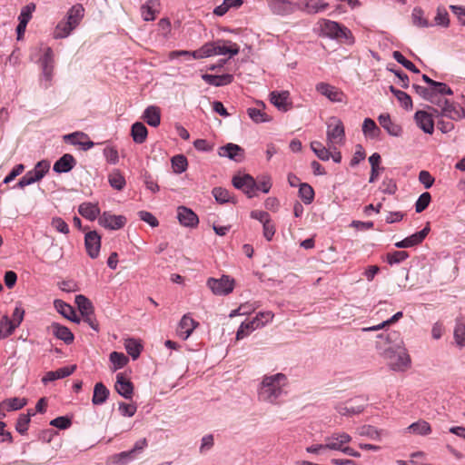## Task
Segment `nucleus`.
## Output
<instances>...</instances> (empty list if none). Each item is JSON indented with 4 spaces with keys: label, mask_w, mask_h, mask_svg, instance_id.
I'll return each instance as SVG.
<instances>
[{
    "label": "nucleus",
    "mask_w": 465,
    "mask_h": 465,
    "mask_svg": "<svg viewBox=\"0 0 465 465\" xmlns=\"http://www.w3.org/2000/svg\"><path fill=\"white\" fill-rule=\"evenodd\" d=\"M263 325H264V322L259 319V315H256V317L254 319H252V321L247 322H242L240 325V327L236 332V339L242 340L245 336L250 334L252 331L256 330L259 327H262Z\"/></svg>",
    "instance_id": "nucleus-28"
},
{
    "label": "nucleus",
    "mask_w": 465,
    "mask_h": 465,
    "mask_svg": "<svg viewBox=\"0 0 465 465\" xmlns=\"http://www.w3.org/2000/svg\"><path fill=\"white\" fill-rule=\"evenodd\" d=\"M76 369V365L65 366L56 371H50L45 373L42 378V382L47 384L50 381H54L59 379H63L70 376Z\"/></svg>",
    "instance_id": "nucleus-25"
},
{
    "label": "nucleus",
    "mask_w": 465,
    "mask_h": 465,
    "mask_svg": "<svg viewBox=\"0 0 465 465\" xmlns=\"http://www.w3.org/2000/svg\"><path fill=\"white\" fill-rule=\"evenodd\" d=\"M242 5V0H223V4L216 6L213 10V14L218 16L225 15L230 8H238Z\"/></svg>",
    "instance_id": "nucleus-43"
},
{
    "label": "nucleus",
    "mask_w": 465,
    "mask_h": 465,
    "mask_svg": "<svg viewBox=\"0 0 465 465\" xmlns=\"http://www.w3.org/2000/svg\"><path fill=\"white\" fill-rule=\"evenodd\" d=\"M43 75L46 82H51L54 71V53L51 47H46L44 54L39 60Z\"/></svg>",
    "instance_id": "nucleus-16"
},
{
    "label": "nucleus",
    "mask_w": 465,
    "mask_h": 465,
    "mask_svg": "<svg viewBox=\"0 0 465 465\" xmlns=\"http://www.w3.org/2000/svg\"><path fill=\"white\" fill-rule=\"evenodd\" d=\"M271 103L282 112H287L292 108V103L290 101V93L288 91H272L270 94Z\"/></svg>",
    "instance_id": "nucleus-12"
},
{
    "label": "nucleus",
    "mask_w": 465,
    "mask_h": 465,
    "mask_svg": "<svg viewBox=\"0 0 465 465\" xmlns=\"http://www.w3.org/2000/svg\"><path fill=\"white\" fill-rule=\"evenodd\" d=\"M215 47V55H225L229 54L230 57H232L239 54L240 47L237 44L232 43L229 40H217L214 41Z\"/></svg>",
    "instance_id": "nucleus-21"
},
{
    "label": "nucleus",
    "mask_w": 465,
    "mask_h": 465,
    "mask_svg": "<svg viewBox=\"0 0 465 465\" xmlns=\"http://www.w3.org/2000/svg\"><path fill=\"white\" fill-rule=\"evenodd\" d=\"M48 330L52 331L56 339L63 341L65 344H71L74 340L73 332L67 327L58 322H53L48 327Z\"/></svg>",
    "instance_id": "nucleus-22"
},
{
    "label": "nucleus",
    "mask_w": 465,
    "mask_h": 465,
    "mask_svg": "<svg viewBox=\"0 0 465 465\" xmlns=\"http://www.w3.org/2000/svg\"><path fill=\"white\" fill-rule=\"evenodd\" d=\"M409 430L418 435H428L431 431L430 425L425 420H419L409 426Z\"/></svg>",
    "instance_id": "nucleus-51"
},
{
    "label": "nucleus",
    "mask_w": 465,
    "mask_h": 465,
    "mask_svg": "<svg viewBox=\"0 0 465 465\" xmlns=\"http://www.w3.org/2000/svg\"><path fill=\"white\" fill-rule=\"evenodd\" d=\"M327 144H342L345 141V129L343 123L336 116H331L327 123Z\"/></svg>",
    "instance_id": "nucleus-5"
},
{
    "label": "nucleus",
    "mask_w": 465,
    "mask_h": 465,
    "mask_svg": "<svg viewBox=\"0 0 465 465\" xmlns=\"http://www.w3.org/2000/svg\"><path fill=\"white\" fill-rule=\"evenodd\" d=\"M338 440V443L331 444L330 447V450H341L344 447L343 444L349 443L351 440V437L345 432L341 433H332L331 435V440Z\"/></svg>",
    "instance_id": "nucleus-47"
},
{
    "label": "nucleus",
    "mask_w": 465,
    "mask_h": 465,
    "mask_svg": "<svg viewBox=\"0 0 465 465\" xmlns=\"http://www.w3.org/2000/svg\"><path fill=\"white\" fill-rule=\"evenodd\" d=\"M198 324L199 323L188 314H184L179 322L177 331L183 340H186L192 334L193 330L198 326Z\"/></svg>",
    "instance_id": "nucleus-27"
},
{
    "label": "nucleus",
    "mask_w": 465,
    "mask_h": 465,
    "mask_svg": "<svg viewBox=\"0 0 465 465\" xmlns=\"http://www.w3.org/2000/svg\"><path fill=\"white\" fill-rule=\"evenodd\" d=\"M379 341L377 346L381 349L382 343L387 345L385 349L397 350L404 346L403 341L401 337V333L397 331H392L387 333H381L377 336Z\"/></svg>",
    "instance_id": "nucleus-8"
},
{
    "label": "nucleus",
    "mask_w": 465,
    "mask_h": 465,
    "mask_svg": "<svg viewBox=\"0 0 465 465\" xmlns=\"http://www.w3.org/2000/svg\"><path fill=\"white\" fill-rule=\"evenodd\" d=\"M439 115H444L453 121L465 118V109L454 102L444 101V106Z\"/></svg>",
    "instance_id": "nucleus-18"
},
{
    "label": "nucleus",
    "mask_w": 465,
    "mask_h": 465,
    "mask_svg": "<svg viewBox=\"0 0 465 465\" xmlns=\"http://www.w3.org/2000/svg\"><path fill=\"white\" fill-rule=\"evenodd\" d=\"M75 165V158L70 153H64L54 163L53 170L57 173H64L73 170Z\"/></svg>",
    "instance_id": "nucleus-23"
},
{
    "label": "nucleus",
    "mask_w": 465,
    "mask_h": 465,
    "mask_svg": "<svg viewBox=\"0 0 465 465\" xmlns=\"http://www.w3.org/2000/svg\"><path fill=\"white\" fill-rule=\"evenodd\" d=\"M78 213L85 219L94 221L98 216L100 217L101 211L97 203L86 202L79 205Z\"/></svg>",
    "instance_id": "nucleus-30"
},
{
    "label": "nucleus",
    "mask_w": 465,
    "mask_h": 465,
    "mask_svg": "<svg viewBox=\"0 0 465 465\" xmlns=\"http://www.w3.org/2000/svg\"><path fill=\"white\" fill-rule=\"evenodd\" d=\"M99 224L109 230H119L123 228L127 220L124 215H114L110 212H104L99 217Z\"/></svg>",
    "instance_id": "nucleus-9"
},
{
    "label": "nucleus",
    "mask_w": 465,
    "mask_h": 465,
    "mask_svg": "<svg viewBox=\"0 0 465 465\" xmlns=\"http://www.w3.org/2000/svg\"><path fill=\"white\" fill-rule=\"evenodd\" d=\"M412 89L415 91V93L420 96L422 99L429 102V100H431L432 94H434L432 88L430 87H424L417 84H412Z\"/></svg>",
    "instance_id": "nucleus-60"
},
{
    "label": "nucleus",
    "mask_w": 465,
    "mask_h": 465,
    "mask_svg": "<svg viewBox=\"0 0 465 465\" xmlns=\"http://www.w3.org/2000/svg\"><path fill=\"white\" fill-rule=\"evenodd\" d=\"M27 403V401L26 399L25 398H11V399H6L3 401V405H5L6 406V409L8 411H18V410H21L24 406H25Z\"/></svg>",
    "instance_id": "nucleus-55"
},
{
    "label": "nucleus",
    "mask_w": 465,
    "mask_h": 465,
    "mask_svg": "<svg viewBox=\"0 0 465 465\" xmlns=\"http://www.w3.org/2000/svg\"><path fill=\"white\" fill-rule=\"evenodd\" d=\"M430 231V223H428L422 230L406 237L410 248L420 244L427 237Z\"/></svg>",
    "instance_id": "nucleus-40"
},
{
    "label": "nucleus",
    "mask_w": 465,
    "mask_h": 465,
    "mask_svg": "<svg viewBox=\"0 0 465 465\" xmlns=\"http://www.w3.org/2000/svg\"><path fill=\"white\" fill-rule=\"evenodd\" d=\"M362 132L366 137L377 139L381 134V130L376 123L371 118H365L362 124Z\"/></svg>",
    "instance_id": "nucleus-37"
},
{
    "label": "nucleus",
    "mask_w": 465,
    "mask_h": 465,
    "mask_svg": "<svg viewBox=\"0 0 465 465\" xmlns=\"http://www.w3.org/2000/svg\"><path fill=\"white\" fill-rule=\"evenodd\" d=\"M382 355L392 371H404L411 366V357L404 346L397 350L383 349Z\"/></svg>",
    "instance_id": "nucleus-3"
},
{
    "label": "nucleus",
    "mask_w": 465,
    "mask_h": 465,
    "mask_svg": "<svg viewBox=\"0 0 465 465\" xmlns=\"http://www.w3.org/2000/svg\"><path fill=\"white\" fill-rule=\"evenodd\" d=\"M35 415L32 411H28L27 414H20L15 424V430L18 433L24 435L27 430L31 420V416Z\"/></svg>",
    "instance_id": "nucleus-46"
},
{
    "label": "nucleus",
    "mask_w": 465,
    "mask_h": 465,
    "mask_svg": "<svg viewBox=\"0 0 465 465\" xmlns=\"http://www.w3.org/2000/svg\"><path fill=\"white\" fill-rule=\"evenodd\" d=\"M63 139L65 143H69L72 145L81 146L84 151H87L94 145L86 134L79 131L65 134Z\"/></svg>",
    "instance_id": "nucleus-14"
},
{
    "label": "nucleus",
    "mask_w": 465,
    "mask_h": 465,
    "mask_svg": "<svg viewBox=\"0 0 465 465\" xmlns=\"http://www.w3.org/2000/svg\"><path fill=\"white\" fill-rule=\"evenodd\" d=\"M177 219L185 227H196L199 223L197 214L190 208L179 206L177 209Z\"/></svg>",
    "instance_id": "nucleus-17"
},
{
    "label": "nucleus",
    "mask_w": 465,
    "mask_h": 465,
    "mask_svg": "<svg viewBox=\"0 0 465 465\" xmlns=\"http://www.w3.org/2000/svg\"><path fill=\"white\" fill-rule=\"evenodd\" d=\"M50 169V163L47 160L38 162L32 170L37 178L41 180Z\"/></svg>",
    "instance_id": "nucleus-62"
},
{
    "label": "nucleus",
    "mask_w": 465,
    "mask_h": 465,
    "mask_svg": "<svg viewBox=\"0 0 465 465\" xmlns=\"http://www.w3.org/2000/svg\"><path fill=\"white\" fill-rule=\"evenodd\" d=\"M402 316H403L402 312H398L393 316H391L390 319L382 322L381 323L371 326V327L363 328L362 331H374L381 330L384 327L389 326V325L398 322L401 318H402Z\"/></svg>",
    "instance_id": "nucleus-56"
},
{
    "label": "nucleus",
    "mask_w": 465,
    "mask_h": 465,
    "mask_svg": "<svg viewBox=\"0 0 465 465\" xmlns=\"http://www.w3.org/2000/svg\"><path fill=\"white\" fill-rule=\"evenodd\" d=\"M288 383L287 376L281 372L263 376L258 388L259 401L279 404L280 400L287 394L285 388Z\"/></svg>",
    "instance_id": "nucleus-1"
},
{
    "label": "nucleus",
    "mask_w": 465,
    "mask_h": 465,
    "mask_svg": "<svg viewBox=\"0 0 465 465\" xmlns=\"http://www.w3.org/2000/svg\"><path fill=\"white\" fill-rule=\"evenodd\" d=\"M124 347L127 353L134 359L136 360L143 350L142 344L134 338H129L125 340Z\"/></svg>",
    "instance_id": "nucleus-42"
},
{
    "label": "nucleus",
    "mask_w": 465,
    "mask_h": 465,
    "mask_svg": "<svg viewBox=\"0 0 465 465\" xmlns=\"http://www.w3.org/2000/svg\"><path fill=\"white\" fill-rule=\"evenodd\" d=\"M358 401H363L361 398H356L347 401L345 406H340L337 410L341 415H354L363 411L364 404L358 403Z\"/></svg>",
    "instance_id": "nucleus-29"
},
{
    "label": "nucleus",
    "mask_w": 465,
    "mask_h": 465,
    "mask_svg": "<svg viewBox=\"0 0 465 465\" xmlns=\"http://www.w3.org/2000/svg\"><path fill=\"white\" fill-rule=\"evenodd\" d=\"M408 257L409 253L405 251H394L387 253L386 262L390 265L398 264L405 261Z\"/></svg>",
    "instance_id": "nucleus-54"
},
{
    "label": "nucleus",
    "mask_w": 465,
    "mask_h": 465,
    "mask_svg": "<svg viewBox=\"0 0 465 465\" xmlns=\"http://www.w3.org/2000/svg\"><path fill=\"white\" fill-rule=\"evenodd\" d=\"M50 425L60 430H66L72 425V420L67 416H59L50 421Z\"/></svg>",
    "instance_id": "nucleus-63"
},
{
    "label": "nucleus",
    "mask_w": 465,
    "mask_h": 465,
    "mask_svg": "<svg viewBox=\"0 0 465 465\" xmlns=\"http://www.w3.org/2000/svg\"><path fill=\"white\" fill-rule=\"evenodd\" d=\"M434 22L436 25L442 26L444 28L450 26L449 14L444 6L440 5L437 7Z\"/></svg>",
    "instance_id": "nucleus-50"
},
{
    "label": "nucleus",
    "mask_w": 465,
    "mask_h": 465,
    "mask_svg": "<svg viewBox=\"0 0 465 465\" xmlns=\"http://www.w3.org/2000/svg\"><path fill=\"white\" fill-rule=\"evenodd\" d=\"M431 201V195L430 193L425 192L421 193L415 203V211L420 213L426 210Z\"/></svg>",
    "instance_id": "nucleus-59"
},
{
    "label": "nucleus",
    "mask_w": 465,
    "mask_h": 465,
    "mask_svg": "<svg viewBox=\"0 0 465 465\" xmlns=\"http://www.w3.org/2000/svg\"><path fill=\"white\" fill-rule=\"evenodd\" d=\"M109 359L114 365L113 371H116L124 367L129 361V359L126 355L118 351L111 352Z\"/></svg>",
    "instance_id": "nucleus-49"
},
{
    "label": "nucleus",
    "mask_w": 465,
    "mask_h": 465,
    "mask_svg": "<svg viewBox=\"0 0 465 465\" xmlns=\"http://www.w3.org/2000/svg\"><path fill=\"white\" fill-rule=\"evenodd\" d=\"M232 183L236 189L242 191V193H245L248 198H252L256 195V181L249 173H244L243 175H234L232 179Z\"/></svg>",
    "instance_id": "nucleus-7"
},
{
    "label": "nucleus",
    "mask_w": 465,
    "mask_h": 465,
    "mask_svg": "<svg viewBox=\"0 0 465 465\" xmlns=\"http://www.w3.org/2000/svg\"><path fill=\"white\" fill-rule=\"evenodd\" d=\"M109 390L102 382H97L94 388L92 402L94 405H101L106 401L109 396Z\"/></svg>",
    "instance_id": "nucleus-34"
},
{
    "label": "nucleus",
    "mask_w": 465,
    "mask_h": 465,
    "mask_svg": "<svg viewBox=\"0 0 465 465\" xmlns=\"http://www.w3.org/2000/svg\"><path fill=\"white\" fill-rule=\"evenodd\" d=\"M320 26L324 35L333 39H344L349 43H352L351 32L339 23L322 19Z\"/></svg>",
    "instance_id": "nucleus-4"
},
{
    "label": "nucleus",
    "mask_w": 465,
    "mask_h": 465,
    "mask_svg": "<svg viewBox=\"0 0 465 465\" xmlns=\"http://www.w3.org/2000/svg\"><path fill=\"white\" fill-rule=\"evenodd\" d=\"M328 146L329 148H326L321 142L318 141H313L311 143V149L322 161H328L331 158L332 145L328 144Z\"/></svg>",
    "instance_id": "nucleus-35"
},
{
    "label": "nucleus",
    "mask_w": 465,
    "mask_h": 465,
    "mask_svg": "<svg viewBox=\"0 0 465 465\" xmlns=\"http://www.w3.org/2000/svg\"><path fill=\"white\" fill-rule=\"evenodd\" d=\"M148 131L145 125L141 122H136L132 125L131 135L135 143L141 144L145 142Z\"/></svg>",
    "instance_id": "nucleus-33"
},
{
    "label": "nucleus",
    "mask_w": 465,
    "mask_h": 465,
    "mask_svg": "<svg viewBox=\"0 0 465 465\" xmlns=\"http://www.w3.org/2000/svg\"><path fill=\"white\" fill-rule=\"evenodd\" d=\"M108 183L114 189L117 191H122L126 184L125 178L119 170H114L108 175Z\"/></svg>",
    "instance_id": "nucleus-41"
},
{
    "label": "nucleus",
    "mask_w": 465,
    "mask_h": 465,
    "mask_svg": "<svg viewBox=\"0 0 465 465\" xmlns=\"http://www.w3.org/2000/svg\"><path fill=\"white\" fill-rule=\"evenodd\" d=\"M299 196L305 204H310L314 199V190L309 183H301Z\"/></svg>",
    "instance_id": "nucleus-45"
},
{
    "label": "nucleus",
    "mask_w": 465,
    "mask_h": 465,
    "mask_svg": "<svg viewBox=\"0 0 465 465\" xmlns=\"http://www.w3.org/2000/svg\"><path fill=\"white\" fill-rule=\"evenodd\" d=\"M316 90L322 95L326 96L331 102H341L342 92L335 86L326 83H319L316 85Z\"/></svg>",
    "instance_id": "nucleus-24"
},
{
    "label": "nucleus",
    "mask_w": 465,
    "mask_h": 465,
    "mask_svg": "<svg viewBox=\"0 0 465 465\" xmlns=\"http://www.w3.org/2000/svg\"><path fill=\"white\" fill-rule=\"evenodd\" d=\"M171 162L174 173H182L186 171L188 161L183 154H176L173 156Z\"/></svg>",
    "instance_id": "nucleus-48"
},
{
    "label": "nucleus",
    "mask_w": 465,
    "mask_h": 465,
    "mask_svg": "<svg viewBox=\"0 0 465 465\" xmlns=\"http://www.w3.org/2000/svg\"><path fill=\"white\" fill-rule=\"evenodd\" d=\"M414 120L417 125L428 134H432L434 132V121L432 114L426 111H417L414 114Z\"/></svg>",
    "instance_id": "nucleus-19"
},
{
    "label": "nucleus",
    "mask_w": 465,
    "mask_h": 465,
    "mask_svg": "<svg viewBox=\"0 0 465 465\" xmlns=\"http://www.w3.org/2000/svg\"><path fill=\"white\" fill-rule=\"evenodd\" d=\"M392 57L406 69L411 71L414 74H420V70L416 67V65L411 61L406 59L400 51H394L392 53Z\"/></svg>",
    "instance_id": "nucleus-52"
},
{
    "label": "nucleus",
    "mask_w": 465,
    "mask_h": 465,
    "mask_svg": "<svg viewBox=\"0 0 465 465\" xmlns=\"http://www.w3.org/2000/svg\"><path fill=\"white\" fill-rule=\"evenodd\" d=\"M54 307L56 311L65 319H68L70 316L74 315V309L70 304L64 302L62 300H55Z\"/></svg>",
    "instance_id": "nucleus-57"
},
{
    "label": "nucleus",
    "mask_w": 465,
    "mask_h": 465,
    "mask_svg": "<svg viewBox=\"0 0 465 465\" xmlns=\"http://www.w3.org/2000/svg\"><path fill=\"white\" fill-rule=\"evenodd\" d=\"M114 389L124 399L130 400L133 398L134 384L121 372L116 375Z\"/></svg>",
    "instance_id": "nucleus-20"
},
{
    "label": "nucleus",
    "mask_w": 465,
    "mask_h": 465,
    "mask_svg": "<svg viewBox=\"0 0 465 465\" xmlns=\"http://www.w3.org/2000/svg\"><path fill=\"white\" fill-rule=\"evenodd\" d=\"M411 22L416 27L426 28L432 25L424 17V10L420 6H415L411 12Z\"/></svg>",
    "instance_id": "nucleus-36"
},
{
    "label": "nucleus",
    "mask_w": 465,
    "mask_h": 465,
    "mask_svg": "<svg viewBox=\"0 0 465 465\" xmlns=\"http://www.w3.org/2000/svg\"><path fill=\"white\" fill-rule=\"evenodd\" d=\"M202 78L208 84L217 87L230 84L233 81V75L230 74H223L221 75L204 74L202 75Z\"/></svg>",
    "instance_id": "nucleus-31"
},
{
    "label": "nucleus",
    "mask_w": 465,
    "mask_h": 465,
    "mask_svg": "<svg viewBox=\"0 0 465 465\" xmlns=\"http://www.w3.org/2000/svg\"><path fill=\"white\" fill-rule=\"evenodd\" d=\"M454 339L458 346H465V322L462 317L456 319V324L454 328Z\"/></svg>",
    "instance_id": "nucleus-39"
},
{
    "label": "nucleus",
    "mask_w": 465,
    "mask_h": 465,
    "mask_svg": "<svg viewBox=\"0 0 465 465\" xmlns=\"http://www.w3.org/2000/svg\"><path fill=\"white\" fill-rule=\"evenodd\" d=\"M84 245L88 255L97 258L101 248V237L96 231L88 232L84 237Z\"/></svg>",
    "instance_id": "nucleus-15"
},
{
    "label": "nucleus",
    "mask_w": 465,
    "mask_h": 465,
    "mask_svg": "<svg viewBox=\"0 0 465 465\" xmlns=\"http://www.w3.org/2000/svg\"><path fill=\"white\" fill-rule=\"evenodd\" d=\"M84 8L82 5H73L67 12L66 21H61L57 24L54 36L56 39L67 37L70 33L80 24L84 17Z\"/></svg>",
    "instance_id": "nucleus-2"
},
{
    "label": "nucleus",
    "mask_w": 465,
    "mask_h": 465,
    "mask_svg": "<svg viewBox=\"0 0 465 465\" xmlns=\"http://www.w3.org/2000/svg\"><path fill=\"white\" fill-rule=\"evenodd\" d=\"M206 284L214 295H228L233 291L234 280L223 275L220 279L209 278Z\"/></svg>",
    "instance_id": "nucleus-6"
},
{
    "label": "nucleus",
    "mask_w": 465,
    "mask_h": 465,
    "mask_svg": "<svg viewBox=\"0 0 465 465\" xmlns=\"http://www.w3.org/2000/svg\"><path fill=\"white\" fill-rule=\"evenodd\" d=\"M272 183L269 175L262 176L258 182H256L255 191H262L264 193H268L272 188Z\"/></svg>",
    "instance_id": "nucleus-61"
},
{
    "label": "nucleus",
    "mask_w": 465,
    "mask_h": 465,
    "mask_svg": "<svg viewBox=\"0 0 465 465\" xmlns=\"http://www.w3.org/2000/svg\"><path fill=\"white\" fill-rule=\"evenodd\" d=\"M143 119L153 127H157L161 123V112L157 106H148L143 114Z\"/></svg>",
    "instance_id": "nucleus-32"
},
{
    "label": "nucleus",
    "mask_w": 465,
    "mask_h": 465,
    "mask_svg": "<svg viewBox=\"0 0 465 465\" xmlns=\"http://www.w3.org/2000/svg\"><path fill=\"white\" fill-rule=\"evenodd\" d=\"M212 193L215 198L216 202L220 203H226L230 202L234 203V201L230 195L229 191L223 187H214L212 191Z\"/></svg>",
    "instance_id": "nucleus-53"
},
{
    "label": "nucleus",
    "mask_w": 465,
    "mask_h": 465,
    "mask_svg": "<svg viewBox=\"0 0 465 465\" xmlns=\"http://www.w3.org/2000/svg\"><path fill=\"white\" fill-rule=\"evenodd\" d=\"M218 154L221 157H226L236 163H241L244 159V149L238 144L229 143L225 145L219 147Z\"/></svg>",
    "instance_id": "nucleus-10"
},
{
    "label": "nucleus",
    "mask_w": 465,
    "mask_h": 465,
    "mask_svg": "<svg viewBox=\"0 0 465 465\" xmlns=\"http://www.w3.org/2000/svg\"><path fill=\"white\" fill-rule=\"evenodd\" d=\"M104 155L106 161L112 164H116L119 161L118 151L114 146H107L104 149Z\"/></svg>",
    "instance_id": "nucleus-64"
},
{
    "label": "nucleus",
    "mask_w": 465,
    "mask_h": 465,
    "mask_svg": "<svg viewBox=\"0 0 465 465\" xmlns=\"http://www.w3.org/2000/svg\"><path fill=\"white\" fill-rule=\"evenodd\" d=\"M15 331V327L10 325V319L4 315L0 320V339L10 336Z\"/></svg>",
    "instance_id": "nucleus-58"
},
{
    "label": "nucleus",
    "mask_w": 465,
    "mask_h": 465,
    "mask_svg": "<svg viewBox=\"0 0 465 465\" xmlns=\"http://www.w3.org/2000/svg\"><path fill=\"white\" fill-rule=\"evenodd\" d=\"M74 302L82 316L94 312V309L91 301L83 294L75 296Z\"/></svg>",
    "instance_id": "nucleus-38"
},
{
    "label": "nucleus",
    "mask_w": 465,
    "mask_h": 465,
    "mask_svg": "<svg viewBox=\"0 0 465 465\" xmlns=\"http://www.w3.org/2000/svg\"><path fill=\"white\" fill-rule=\"evenodd\" d=\"M247 114L249 117L256 124L267 123L272 120V118L266 114L262 108H248Z\"/></svg>",
    "instance_id": "nucleus-44"
},
{
    "label": "nucleus",
    "mask_w": 465,
    "mask_h": 465,
    "mask_svg": "<svg viewBox=\"0 0 465 465\" xmlns=\"http://www.w3.org/2000/svg\"><path fill=\"white\" fill-rule=\"evenodd\" d=\"M147 446V440L145 438L137 440L132 450L128 451H123L113 457V460L120 465H124L128 460H132L136 453L141 452Z\"/></svg>",
    "instance_id": "nucleus-13"
},
{
    "label": "nucleus",
    "mask_w": 465,
    "mask_h": 465,
    "mask_svg": "<svg viewBox=\"0 0 465 465\" xmlns=\"http://www.w3.org/2000/svg\"><path fill=\"white\" fill-rule=\"evenodd\" d=\"M378 121L381 127L384 128L390 135L398 137L401 134V126L392 122L389 114H380Z\"/></svg>",
    "instance_id": "nucleus-26"
},
{
    "label": "nucleus",
    "mask_w": 465,
    "mask_h": 465,
    "mask_svg": "<svg viewBox=\"0 0 465 465\" xmlns=\"http://www.w3.org/2000/svg\"><path fill=\"white\" fill-rule=\"evenodd\" d=\"M269 7L272 14L285 16L293 14L297 5L289 0H271Z\"/></svg>",
    "instance_id": "nucleus-11"
}]
</instances>
